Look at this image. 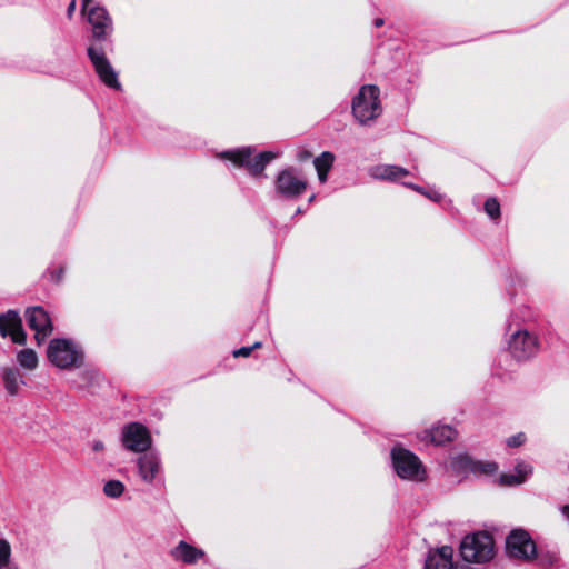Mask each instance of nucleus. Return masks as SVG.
Masks as SVG:
<instances>
[{
	"label": "nucleus",
	"mask_w": 569,
	"mask_h": 569,
	"mask_svg": "<svg viewBox=\"0 0 569 569\" xmlns=\"http://www.w3.org/2000/svg\"><path fill=\"white\" fill-rule=\"evenodd\" d=\"M11 546L4 538H0V569L11 566Z\"/></svg>",
	"instance_id": "obj_26"
},
{
	"label": "nucleus",
	"mask_w": 569,
	"mask_h": 569,
	"mask_svg": "<svg viewBox=\"0 0 569 569\" xmlns=\"http://www.w3.org/2000/svg\"><path fill=\"white\" fill-rule=\"evenodd\" d=\"M170 553L176 561H181L186 565H193L206 557V552L202 549L197 548L184 540L179 541Z\"/></svg>",
	"instance_id": "obj_17"
},
{
	"label": "nucleus",
	"mask_w": 569,
	"mask_h": 569,
	"mask_svg": "<svg viewBox=\"0 0 569 569\" xmlns=\"http://www.w3.org/2000/svg\"><path fill=\"white\" fill-rule=\"evenodd\" d=\"M506 550L508 556L515 559L532 560L537 556L536 543L523 529H515L508 535Z\"/></svg>",
	"instance_id": "obj_9"
},
{
	"label": "nucleus",
	"mask_w": 569,
	"mask_h": 569,
	"mask_svg": "<svg viewBox=\"0 0 569 569\" xmlns=\"http://www.w3.org/2000/svg\"><path fill=\"white\" fill-rule=\"evenodd\" d=\"M560 512L566 518V520L569 522V505L561 506Z\"/></svg>",
	"instance_id": "obj_34"
},
{
	"label": "nucleus",
	"mask_w": 569,
	"mask_h": 569,
	"mask_svg": "<svg viewBox=\"0 0 569 569\" xmlns=\"http://www.w3.org/2000/svg\"><path fill=\"white\" fill-rule=\"evenodd\" d=\"M66 272V264L60 263L58 266L51 264L48 267L44 276L49 279V281L53 283H60L63 280Z\"/></svg>",
	"instance_id": "obj_25"
},
{
	"label": "nucleus",
	"mask_w": 569,
	"mask_h": 569,
	"mask_svg": "<svg viewBox=\"0 0 569 569\" xmlns=\"http://www.w3.org/2000/svg\"><path fill=\"white\" fill-rule=\"evenodd\" d=\"M302 212H303V211H302V209H301V208H298V209L296 210V214H300V213H302Z\"/></svg>",
	"instance_id": "obj_40"
},
{
	"label": "nucleus",
	"mask_w": 569,
	"mask_h": 569,
	"mask_svg": "<svg viewBox=\"0 0 569 569\" xmlns=\"http://www.w3.org/2000/svg\"><path fill=\"white\" fill-rule=\"evenodd\" d=\"M0 335L2 338L10 337L13 343L24 346L27 333L22 328V320L17 310H8L0 313Z\"/></svg>",
	"instance_id": "obj_13"
},
{
	"label": "nucleus",
	"mask_w": 569,
	"mask_h": 569,
	"mask_svg": "<svg viewBox=\"0 0 569 569\" xmlns=\"http://www.w3.org/2000/svg\"><path fill=\"white\" fill-rule=\"evenodd\" d=\"M527 440V437L523 432H518L509 438H507L506 443L508 447L518 448L522 446Z\"/></svg>",
	"instance_id": "obj_29"
},
{
	"label": "nucleus",
	"mask_w": 569,
	"mask_h": 569,
	"mask_svg": "<svg viewBox=\"0 0 569 569\" xmlns=\"http://www.w3.org/2000/svg\"><path fill=\"white\" fill-rule=\"evenodd\" d=\"M140 478L146 483H152L161 471V457L157 450H147L137 459Z\"/></svg>",
	"instance_id": "obj_14"
},
{
	"label": "nucleus",
	"mask_w": 569,
	"mask_h": 569,
	"mask_svg": "<svg viewBox=\"0 0 569 569\" xmlns=\"http://www.w3.org/2000/svg\"><path fill=\"white\" fill-rule=\"evenodd\" d=\"M86 375H89L91 378H94V379H99L100 378V372L96 371V370L87 371Z\"/></svg>",
	"instance_id": "obj_35"
},
{
	"label": "nucleus",
	"mask_w": 569,
	"mask_h": 569,
	"mask_svg": "<svg viewBox=\"0 0 569 569\" xmlns=\"http://www.w3.org/2000/svg\"><path fill=\"white\" fill-rule=\"evenodd\" d=\"M77 0H71L67 8V16L71 18L76 11Z\"/></svg>",
	"instance_id": "obj_32"
},
{
	"label": "nucleus",
	"mask_w": 569,
	"mask_h": 569,
	"mask_svg": "<svg viewBox=\"0 0 569 569\" xmlns=\"http://www.w3.org/2000/svg\"><path fill=\"white\" fill-rule=\"evenodd\" d=\"M426 197L435 202H440L442 200V194L436 190L427 191Z\"/></svg>",
	"instance_id": "obj_30"
},
{
	"label": "nucleus",
	"mask_w": 569,
	"mask_h": 569,
	"mask_svg": "<svg viewBox=\"0 0 569 569\" xmlns=\"http://www.w3.org/2000/svg\"><path fill=\"white\" fill-rule=\"evenodd\" d=\"M532 473V466L527 461H519L515 466L513 472L501 473L499 476V482L502 486H518L523 483L528 477Z\"/></svg>",
	"instance_id": "obj_19"
},
{
	"label": "nucleus",
	"mask_w": 569,
	"mask_h": 569,
	"mask_svg": "<svg viewBox=\"0 0 569 569\" xmlns=\"http://www.w3.org/2000/svg\"><path fill=\"white\" fill-rule=\"evenodd\" d=\"M103 448H104V445H103V442L101 440H94L92 442V450L93 451H101V450H103Z\"/></svg>",
	"instance_id": "obj_33"
},
{
	"label": "nucleus",
	"mask_w": 569,
	"mask_h": 569,
	"mask_svg": "<svg viewBox=\"0 0 569 569\" xmlns=\"http://www.w3.org/2000/svg\"><path fill=\"white\" fill-rule=\"evenodd\" d=\"M423 433V439H430V441L437 446L450 442L457 436L456 429L449 425L436 426L429 430H425Z\"/></svg>",
	"instance_id": "obj_20"
},
{
	"label": "nucleus",
	"mask_w": 569,
	"mask_h": 569,
	"mask_svg": "<svg viewBox=\"0 0 569 569\" xmlns=\"http://www.w3.org/2000/svg\"><path fill=\"white\" fill-rule=\"evenodd\" d=\"M47 358L59 369L74 370L84 365L86 351L82 343L73 338H53L48 343Z\"/></svg>",
	"instance_id": "obj_1"
},
{
	"label": "nucleus",
	"mask_w": 569,
	"mask_h": 569,
	"mask_svg": "<svg viewBox=\"0 0 569 569\" xmlns=\"http://www.w3.org/2000/svg\"><path fill=\"white\" fill-rule=\"evenodd\" d=\"M453 550L449 546H443L430 551L425 561V569H457L452 561Z\"/></svg>",
	"instance_id": "obj_16"
},
{
	"label": "nucleus",
	"mask_w": 569,
	"mask_h": 569,
	"mask_svg": "<svg viewBox=\"0 0 569 569\" xmlns=\"http://www.w3.org/2000/svg\"><path fill=\"white\" fill-rule=\"evenodd\" d=\"M483 209L486 213L492 219L497 220L500 218L501 209L500 203L495 197H490L485 201Z\"/></svg>",
	"instance_id": "obj_27"
},
{
	"label": "nucleus",
	"mask_w": 569,
	"mask_h": 569,
	"mask_svg": "<svg viewBox=\"0 0 569 569\" xmlns=\"http://www.w3.org/2000/svg\"><path fill=\"white\" fill-rule=\"evenodd\" d=\"M261 346H262V343L260 341H257L252 346L241 347L239 349L233 350L232 355H233L234 358L249 357L254 349H258Z\"/></svg>",
	"instance_id": "obj_28"
},
{
	"label": "nucleus",
	"mask_w": 569,
	"mask_h": 569,
	"mask_svg": "<svg viewBox=\"0 0 569 569\" xmlns=\"http://www.w3.org/2000/svg\"><path fill=\"white\" fill-rule=\"evenodd\" d=\"M380 89L375 84L362 86L352 99L351 111L355 119L361 124H369L381 112Z\"/></svg>",
	"instance_id": "obj_3"
},
{
	"label": "nucleus",
	"mask_w": 569,
	"mask_h": 569,
	"mask_svg": "<svg viewBox=\"0 0 569 569\" xmlns=\"http://www.w3.org/2000/svg\"><path fill=\"white\" fill-rule=\"evenodd\" d=\"M18 363L28 370H33L38 366V356L32 349H22L17 353Z\"/></svg>",
	"instance_id": "obj_23"
},
{
	"label": "nucleus",
	"mask_w": 569,
	"mask_h": 569,
	"mask_svg": "<svg viewBox=\"0 0 569 569\" xmlns=\"http://www.w3.org/2000/svg\"><path fill=\"white\" fill-rule=\"evenodd\" d=\"M508 350L517 361H528L540 351V339L537 333L528 329L517 328L512 330L511 318L508 319Z\"/></svg>",
	"instance_id": "obj_4"
},
{
	"label": "nucleus",
	"mask_w": 569,
	"mask_h": 569,
	"mask_svg": "<svg viewBox=\"0 0 569 569\" xmlns=\"http://www.w3.org/2000/svg\"><path fill=\"white\" fill-rule=\"evenodd\" d=\"M92 0H82L81 1V11H84L88 9V7L91 4Z\"/></svg>",
	"instance_id": "obj_36"
},
{
	"label": "nucleus",
	"mask_w": 569,
	"mask_h": 569,
	"mask_svg": "<svg viewBox=\"0 0 569 569\" xmlns=\"http://www.w3.org/2000/svg\"><path fill=\"white\" fill-rule=\"evenodd\" d=\"M308 182L295 167L280 170L274 179V192L287 200L300 198L307 190Z\"/></svg>",
	"instance_id": "obj_7"
},
{
	"label": "nucleus",
	"mask_w": 569,
	"mask_h": 569,
	"mask_svg": "<svg viewBox=\"0 0 569 569\" xmlns=\"http://www.w3.org/2000/svg\"><path fill=\"white\" fill-rule=\"evenodd\" d=\"M391 465L396 475L403 479L421 482L427 478V471L420 458L401 446H395L390 452Z\"/></svg>",
	"instance_id": "obj_5"
},
{
	"label": "nucleus",
	"mask_w": 569,
	"mask_h": 569,
	"mask_svg": "<svg viewBox=\"0 0 569 569\" xmlns=\"http://www.w3.org/2000/svg\"><path fill=\"white\" fill-rule=\"evenodd\" d=\"M403 186H406V187H408V188H410V189H412V190H415V191H417V192H419V193H421V194H423V196H426V193H427V191L425 190V188H423V187H420V186H418V184L403 182Z\"/></svg>",
	"instance_id": "obj_31"
},
{
	"label": "nucleus",
	"mask_w": 569,
	"mask_h": 569,
	"mask_svg": "<svg viewBox=\"0 0 569 569\" xmlns=\"http://www.w3.org/2000/svg\"><path fill=\"white\" fill-rule=\"evenodd\" d=\"M26 321L38 345L42 343L53 331V325L49 313L40 306L29 307L24 311Z\"/></svg>",
	"instance_id": "obj_12"
},
{
	"label": "nucleus",
	"mask_w": 569,
	"mask_h": 569,
	"mask_svg": "<svg viewBox=\"0 0 569 569\" xmlns=\"http://www.w3.org/2000/svg\"><path fill=\"white\" fill-rule=\"evenodd\" d=\"M335 162V154L330 151H323L320 156L316 157L313 164L317 171L318 179L325 183L328 179V173Z\"/></svg>",
	"instance_id": "obj_22"
},
{
	"label": "nucleus",
	"mask_w": 569,
	"mask_h": 569,
	"mask_svg": "<svg viewBox=\"0 0 569 569\" xmlns=\"http://www.w3.org/2000/svg\"><path fill=\"white\" fill-rule=\"evenodd\" d=\"M382 24H383V19L378 18V19L375 20V27L378 28V27H381Z\"/></svg>",
	"instance_id": "obj_37"
},
{
	"label": "nucleus",
	"mask_w": 569,
	"mask_h": 569,
	"mask_svg": "<svg viewBox=\"0 0 569 569\" xmlns=\"http://www.w3.org/2000/svg\"><path fill=\"white\" fill-rule=\"evenodd\" d=\"M1 378L4 385V389L11 396H16L20 386L24 385L20 371L13 367L3 368L1 371Z\"/></svg>",
	"instance_id": "obj_21"
},
{
	"label": "nucleus",
	"mask_w": 569,
	"mask_h": 569,
	"mask_svg": "<svg viewBox=\"0 0 569 569\" xmlns=\"http://www.w3.org/2000/svg\"><path fill=\"white\" fill-rule=\"evenodd\" d=\"M369 174L377 180L398 181L409 174V171L395 164H377L369 169Z\"/></svg>",
	"instance_id": "obj_18"
},
{
	"label": "nucleus",
	"mask_w": 569,
	"mask_h": 569,
	"mask_svg": "<svg viewBox=\"0 0 569 569\" xmlns=\"http://www.w3.org/2000/svg\"><path fill=\"white\" fill-rule=\"evenodd\" d=\"M253 147H241L222 151L217 154L221 160L230 161L234 167L246 168L252 177L262 176L266 167L278 157L272 151H263L253 157Z\"/></svg>",
	"instance_id": "obj_2"
},
{
	"label": "nucleus",
	"mask_w": 569,
	"mask_h": 569,
	"mask_svg": "<svg viewBox=\"0 0 569 569\" xmlns=\"http://www.w3.org/2000/svg\"><path fill=\"white\" fill-rule=\"evenodd\" d=\"M4 569H18V566L13 562L11 566H7Z\"/></svg>",
	"instance_id": "obj_39"
},
{
	"label": "nucleus",
	"mask_w": 569,
	"mask_h": 569,
	"mask_svg": "<svg viewBox=\"0 0 569 569\" xmlns=\"http://www.w3.org/2000/svg\"><path fill=\"white\" fill-rule=\"evenodd\" d=\"M121 443L128 451L142 453L151 449L152 437L144 425L140 422H129L122 427Z\"/></svg>",
	"instance_id": "obj_8"
},
{
	"label": "nucleus",
	"mask_w": 569,
	"mask_h": 569,
	"mask_svg": "<svg viewBox=\"0 0 569 569\" xmlns=\"http://www.w3.org/2000/svg\"><path fill=\"white\" fill-rule=\"evenodd\" d=\"M124 485L120 480H108L103 486V493L108 498L117 499L124 492Z\"/></svg>",
	"instance_id": "obj_24"
},
{
	"label": "nucleus",
	"mask_w": 569,
	"mask_h": 569,
	"mask_svg": "<svg viewBox=\"0 0 569 569\" xmlns=\"http://www.w3.org/2000/svg\"><path fill=\"white\" fill-rule=\"evenodd\" d=\"M455 465L463 472L472 473L476 477L492 476L498 471V465L493 461L473 460L467 455H461L456 458Z\"/></svg>",
	"instance_id": "obj_15"
},
{
	"label": "nucleus",
	"mask_w": 569,
	"mask_h": 569,
	"mask_svg": "<svg viewBox=\"0 0 569 569\" xmlns=\"http://www.w3.org/2000/svg\"><path fill=\"white\" fill-rule=\"evenodd\" d=\"M316 200V194H311L308 199V203H312Z\"/></svg>",
	"instance_id": "obj_38"
},
{
	"label": "nucleus",
	"mask_w": 569,
	"mask_h": 569,
	"mask_svg": "<svg viewBox=\"0 0 569 569\" xmlns=\"http://www.w3.org/2000/svg\"><path fill=\"white\" fill-rule=\"evenodd\" d=\"M460 555L467 562H486L493 558L492 537L485 531L467 535L460 543Z\"/></svg>",
	"instance_id": "obj_6"
},
{
	"label": "nucleus",
	"mask_w": 569,
	"mask_h": 569,
	"mask_svg": "<svg viewBox=\"0 0 569 569\" xmlns=\"http://www.w3.org/2000/svg\"><path fill=\"white\" fill-rule=\"evenodd\" d=\"M87 53L101 82L114 90H121L118 73L111 66L102 48L90 46L87 49Z\"/></svg>",
	"instance_id": "obj_11"
},
{
	"label": "nucleus",
	"mask_w": 569,
	"mask_h": 569,
	"mask_svg": "<svg viewBox=\"0 0 569 569\" xmlns=\"http://www.w3.org/2000/svg\"><path fill=\"white\" fill-rule=\"evenodd\" d=\"M91 26L92 39L98 42L107 41L113 32V21L108 10L102 6H89L82 11Z\"/></svg>",
	"instance_id": "obj_10"
}]
</instances>
